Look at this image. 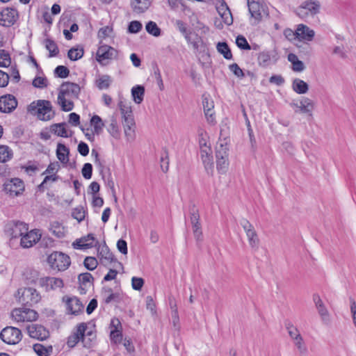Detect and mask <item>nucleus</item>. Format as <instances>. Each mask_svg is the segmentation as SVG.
<instances>
[{"label": "nucleus", "instance_id": "18", "mask_svg": "<svg viewBox=\"0 0 356 356\" xmlns=\"http://www.w3.org/2000/svg\"><path fill=\"white\" fill-rule=\"evenodd\" d=\"M278 60L275 51L264 50L258 54L257 63L260 67H267L271 64H275Z\"/></svg>", "mask_w": 356, "mask_h": 356}, {"label": "nucleus", "instance_id": "37", "mask_svg": "<svg viewBox=\"0 0 356 356\" xmlns=\"http://www.w3.org/2000/svg\"><path fill=\"white\" fill-rule=\"evenodd\" d=\"M90 124L93 127V134L99 135L102 134L104 123L99 115H93L90 120Z\"/></svg>", "mask_w": 356, "mask_h": 356}, {"label": "nucleus", "instance_id": "34", "mask_svg": "<svg viewBox=\"0 0 356 356\" xmlns=\"http://www.w3.org/2000/svg\"><path fill=\"white\" fill-rule=\"evenodd\" d=\"M131 95L134 102L140 104L144 99L145 88L140 85L133 87L131 89Z\"/></svg>", "mask_w": 356, "mask_h": 356}, {"label": "nucleus", "instance_id": "33", "mask_svg": "<svg viewBox=\"0 0 356 356\" xmlns=\"http://www.w3.org/2000/svg\"><path fill=\"white\" fill-rule=\"evenodd\" d=\"M112 82L111 76L108 74L99 75L95 80L96 86L99 90L108 89Z\"/></svg>", "mask_w": 356, "mask_h": 356}, {"label": "nucleus", "instance_id": "4", "mask_svg": "<svg viewBox=\"0 0 356 356\" xmlns=\"http://www.w3.org/2000/svg\"><path fill=\"white\" fill-rule=\"evenodd\" d=\"M29 230L28 224L21 221H10L5 225L4 232L9 238V245L15 248L17 243H15L19 238Z\"/></svg>", "mask_w": 356, "mask_h": 356}, {"label": "nucleus", "instance_id": "35", "mask_svg": "<svg viewBox=\"0 0 356 356\" xmlns=\"http://www.w3.org/2000/svg\"><path fill=\"white\" fill-rule=\"evenodd\" d=\"M292 88L298 94H305L309 90L308 84L300 79H295L293 81Z\"/></svg>", "mask_w": 356, "mask_h": 356}, {"label": "nucleus", "instance_id": "7", "mask_svg": "<svg viewBox=\"0 0 356 356\" xmlns=\"http://www.w3.org/2000/svg\"><path fill=\"white\" fill-rule=\"evenodd\" d=\"M248 10L255 24L268 15V10L264 0H248Z\"/></svg>", "mask_w": 356, "mask_h": 356}, {"label": "nucleus", "instance_id": "43", "mask_svg": "<svg viewBox=\"0 0 356 356\" xmlns=\"http://www.w3.org/2000/svg\"><path fill=\"white\" fill-rule=\"evenodd\" d=\"M13 157V151L6 145H0V163H6Z\"/></svg>", "mask_w": 356, "mask_h": 356}, {"label": "nucleus", "instance_id": "26", "mask_svg": "<svg viewBox=\"0 0 356 356\" xmlns=\"http://www.w3.org/2000/svg\"><path fill=\"white\" fill-rule=\"evenodd\" d=\"M199 220L200 215L198 211L196 209H193L192 211L191 212V221L192 224L193 234L197 242L202 241V232Z\"/></svg>", "mask_w": 356, "mask_h": 356}, {"label": "nucleus", "instance_id": "19", "mask_svg": "<svg viewBox=\"0 0 356 356\" xmlns=\"http://www.w3.org/2000/svg\"><path fill=\"white\" fill-rule=\"evenodd\" d=\"M291 106L298 109L296 110V112H300L302 113L308 114L309 115H312V111L314 108V102L305 97H302L298 102H293Z\"/></svg>", "mask_w": 356, "mask_h": 356}, {"label": "nucleus", "instance_id": "20", "mask_svg": "<svg viewBox=\"0 0 356 356\" xmlns=\"http://www.w3.org/2000/svg\"><path fill=\"white\" fill-rule=\"evenodd\" d=\"M40 284L47 291L60 289L63 287V280L59 277H44L40 279Z\"/></svg>", "mask_w": 356, "mask_h": 356}, {"label": "nucleus", "instance_id": "59", "mask_svg": "<svg viewBox=\"0 0 356 356\" xmlns=\"http://www.w3.org/2000/svg\"><path fill=\"white\" fill-rule=\"evenodd\" d=\"M82 175L86 179H90L92 175V165L89 163L83 165L82 170Z\"/></svg>", "mask_w": 356, "mask_h": 356}, {"label": "nucleus", "instance_id": "6", "mask_svg": "<svg viewBox=\"0 0 356 356\" xmlns=\"http://www.w3.org/2000/svg\"><path fill=\"white\" fill-rule=\"evenodd\" d=\"M15 298L22 305L29 306L38 303L41 298L37 290L31 287L19 289Z\"/></svg>", "mask_w": 356, "mask_h": 356}, {"label": "nucleus", "instance_id": "2", "mask_svg": "<svg viewBox=\"0 0 356 356\" xmlns=\"http://www.w3.org/2000/svg\"><path fill=\"white\" fill-rule=\"evenodd\" d=\"M118 108L122 115L124 132L127 141L129 143L133 142L136 138V123L131 106L125 100L120 99Z\"/></svg>", "mask_w": 356, "mask_h": 356}, {"label": "nucleus", "instance_id": "56", "mask_svg": "<svg viewBox=\"0 0 356 356\" xmlns=\"http://www.w3.org/2000/svg\"><path fill=\"white\" fill-rule=\"evenodd\" d=\"M33 86L37 88H44L48 86V81L43 76H35L32 82Z\"/></svg>", "mask_w": 356, "mask_h": 356}, {"label": "nucleus", "instance_id": "47", "mask_svg": "<svg viewBox=\"0 0 356 356\" xmlns=\"http://www.w3.org/2000/svg\"><path fill=\"white\" fill-rule=\"evenodd\" d=\"M286 329L291 340L296 339L302 336L298 327L291 323H286Z\"/></svg>", "mask_w": 356, "mask_h": 356}, {"label": "nucleus", "instance_id": "44", "mask_svg": "<svg viewBox=\"0 0 356 356\" xmlns=\"http://www.w3.org/2000/svg\"><path fill=\"white\" fill-rule=\"evenodd\" d=\"M107 130L113 138H119L120 133L117 120L115 118H111V122L107 127Z\"/></svg>", "mask_w": 356, "mask_h": 356}, {"label": "nucleus", "instance_id": "38", "mask_svg": "<svg viewBox=\"0 0 356 356\" xmlns=\"http://www.w3.org/2000/svg\"><path fill=\"white\" fill-rule=\"evenodd\" d=\"M49 231L57 238H63L65 236V228L63 225L57 221L52 222L50 225Z\"/></svg>", "mask_w": 356, "mask_h": 356}, {"label": "nucleus", "instance_id": "14", "mask_svg": "<svg viewBox=\"0 0 356 356\" xmlns=\"http://www.w3.org/2000/svg\"><path fill=\"white\" fill-rule=\"evenodd\" d=\"M42 236V234L39 229L28 230L22 236L19 245L24 248H29L37 243Z\"/></svg>", "mask_w": 356, "mask_h": 356}, {"label": "nucleus", "instance_id": "29", "mask_svg": "<svg viewBox=\"0 0 356 356\" xmlns=\"http://www.w3.org/2000/svg\"><path fill=\"white\" fill-rule=\"evenodd\" d=\"M299 40L312 41L314 37V31L304 24H299L293 33Z\"/></svg>", "mask_w": 356, "mask_h": 356}, {"label": "nucleus", "instance_id": "52", "mask_svg": "<svg viewBox=\"0 0 356 356\" xmlns=\"http://www.w3.org/2000/svg\"><path fill=\"white\" fill-rule=\"evenodd\" d=\"M160 161L161 170H163V172H166L168 170L169 168V158L167 150L164 149L162 152L161 154Z\"/></svg>", "mask_w": 356, "mask_h": 356}, {"label": "nucleus", "instance_id": "31", "mask_svg": "<svg viewBox=\"0 0 356 356\" xmlns=\"http://www.w3.org/2000/svg\"><path fill=\"white\" fill-rule=\"evenodd\" d=\"M102 296L106 304H109L112 302H118L120 300V293L118 292H113V289L108 286L102 288Z\"/></svg>", "mask_w": 356, "mask_h": 356}, {"label": "nucleus", "instance_id": "51", "mask_svg": "<svg viewBox=\"0 0 356 356\" xmlns=\"http://www.w3.org/2000/svg\"><path fill=\"white\" fill-rule=\"evenodd\" d=\"M236 44L237 47L243 50H250L252 49L251 45L249 44L246 38L243 35H238L236 39Z\"/></svg>", "mask_w": 356, "mask_h": 356}, {"label": "nucleus", "instance_id": "28", "mask_svg": "<svg viewBox=\"0 0 356 356\" xmlns=\"http://www.w3.org/2000/svg\"><path fill=\"white\" fill-rule=\"evenodd\" d=\"M200 151V156L205 170L208 175H212L213 173V160L211 149Z\"/></svg>", "mask_w": 356, "mask_h": 356}, {"label": "nucleus", "instance_id": "17", "mask_svg": "<svg viewBox=\"0 0 356 356\" xmlns=\"http://www.w3.org/2000/svg\"><path fill=\"white\" fill-rule=\"evenodd\" d=\"M202 105L204 113L207 122L211 124L216 123V117L214 108V102L209 95H202Z\"/></svg>", "mask_w": 356, "mask_h": 356}, {"label": "nucleus", "instance_id": "64", "mask_svg": "<svg viewBox=\"0 0 356 356\" xmlns=\"http://www.w3.org/2000/svg\"><path fill=\"white\" fill-rule=\"evenodd\" d=\"M284 79L280 74H275L270 77L269 82L276 86H282L284 83Z\"/></svg>", "mask_w": 356, "mask_h": 356}, {"label": "nucleus", "instance_id": "22", "mask_svg": "<svg viewBox=\"0 0 356 356\" xmlns=\"http://www.w3.org/2000/svg\"><path fill=\"white\" fill-rule=\"evenodd\" d=\"M29 335L33 339L44 340L49 337V331L42 325L31 324L27 327Z\"/></svg>", "mask_w": 356, "mask_h": 356}, {"label": "nucleus", "instance_id": "60", "mask_svg": "<svg viewBox=\"0 0 356 356\" xmlns=\"http://www.w3.org/2000/svg\"><path fill=\"white\" fill-rule=\"evenodd\" d=\"M144 282V280L141 277H133L131 278V286L136 291H140Z\"/></svg>", "mask_w": 356, "mask_h": 356}, {"label": "nucleus", "instance_id": "54", "mask_svg": "<svg viewBox=\"0 0 356 356\" xmlns=\"http://www.w3.org/2000/svg\"><path fill=\"white\" fill-rule=\"evenodd\" d=\"M10 55L5 50H0V67H6L10 65Z\"/></svg>", "mask_w": 356, "mask_h": 356}, {"label": "nucleus", "instance_id": "62", "mask_svg": "<svg viewBox=\"0 0 356 356\" xmlns=\"http://www.w3.org/2000/svg\"><path fill=\"white\" fill-rule=\"evenodd\" d=\"M206 134L202 131L199 134V145L200 151L207 150V149H211L210 145H207V140L206 138Z\"/></svg>", "mask_w": 356, "mask_h": 356}, {"label": "nucleus", "instance_id": "57", "mask_svg": "<svg viewBox=\"0 0 356 356\" xmlns=\"http://www.w3.org/2000/svg\"><path fill=\"white\" fill-rule=\"evenodd\" d=\"M143 24L140 22L134 20L131 21L128 26V31L131 33H138L141 31Z\"/></svg>", "mask_w": 356, "mask_h": 356}, {"label": "nucleus", "instance_id": "49", "mask_svg": "<svg viewBox=\"0 0 356 356\" xmlns=\"http://www.w3.org/2000/svg\"><path fill=\"white\" fill-rule=\"evenodd\" d=\"M99 254L101 255L102 259H104L109 263L117 261V259L115 258L113 254L108 250V247L106 246L102 248Z\"/></svg>", "mask_w": 356, "mask_h": 356}, {"label": "nucleus", "instance_id": "3", "mask_svg": "<svg viewBox=\"0 0 356 356\" xmlns=\"http://www.w3.org/2000/svg\"><path fill=\"white\" fill-rule=\"evenodd\" d=\"M27 111L42 121L50 120L55 115L51 102L44 99H38L31 102L28 106Z\"/></svg>", "mask_w": 356, "mask_h": 356}, {"label": "nucleus", "instance_id": "55", "mask_svg": "<svg viewBox=\"0 0 356 356\" xmlns=\"http://www.w3.org/2000/svg\"><path fill=\"white\" fill-rule=\"evenodd\" d=\"M84 266L89 270H95L97 266V261L93 257H87L83 261Z\"/></svg>", "mask_w": 356, "mask_h": 356}, {"label": "nucleus", "instance_id": "24", "mask_svg": "<svg viewBox=\"0 0 356 356\" xmlns=\"http://www.w3.org/2000/svg\"><path fill=\"white\" fill-rule=\"evenodd\" d=\"M320 7V3L318 1H305L298 8V15H300L302 14L307 13L313 16L319 12Z\"/></svg>", "mask_w": 356, "mask_h": 356}, {"label": "nucleus", "instance_id": "11", "mask_svg": "<svg viewBox=\"0 0 356 356\" xmlns=\"http://www.w3.org/2000/svg\"><path fill=\"white\" fill-rule=\"evenodd\" d=\"M24 188L23 181L19 178L8 179L3 184V191L10 197H17L22 195Z\"/></svg>", "mask_w": 356, "mask_h": 356}, {"label": "nucleus", "instance_id": "46", "mask_svg": "<svg viewBox=\"0 0 356 356\" xmlns=\"http://www.w3.org/2000/svg\"><path fill=\"white\" fill-rule=\"evenodd\" d=\"M45 47L49 51V57H54L58 55L59 50L55 42L51 39H46L44 41Z\"/></svg>", "mask_w": 356, "mask_h": 356}, {"label": "nucleus", "instance_id": "9", "mask_svg": "<svg viewBox=\"0 0 356 356\" xmlns=\"http://www.w3.org/2000/svg\"><path fill=\"white\" fill-rule=\"evenodd\" d=\"M118 51L115 48L107 44H103L99 47L96 53V60L102 65L107 64V60L117 59L118 57Z\"/></svg>", "mask_w": 356, "mask_h": 356}, {"label": "nucleus", "instance_id": "36", "mask_svg": "<svg viewBox=\"0 0 356 356\" xmlns=\"http://www.w3.org/2000/svg\"><path fill=\"white\" fill-rule=\"evenodd\" d=\"M292 341L294 346L296 347L298 352L301 356H306L307 355V346L302 336L296 339L292 340Z\"/></svg>", "mask_w": 356, "mask_h": 356}, {"label": "nucleus", "instance_id": "15", "mask_svg": "<svg viewBox=\"0 0 356 356\" xmlns=\"http://www.w3.org/2000/svg\"><path fill=\"white\" fill-rule=\"evenodd\" d=\"M313 301L322 323L325 325H329L331 322V316L321 297L318 294H314Z\"/></svg>", "mask_w": 356, "mask_h": 356}, {"label": "nucleus", "instance_id": "13", "mask_svg": "<svg viewBox=\"0 0 356 356\" xmlns=\"http://www.w3.org/2000/svg\"><path fill=\"white\" fill-rule=\"evenodd\" d=\"M228 152L226 147L222 145L217 149L216 153V168L217 170L220 174H225L229 167Z\"/></svg>", "mask_w": 356, "mask_h": 356}, {"label": "nucleus", "instance_id": "30", "mask_svg": "<svg viewBox=\"0 0 356 356\" xmlns=\"http://www.w3.org/2000/svg\"><path fill=\"white\" fill-rule=\"evenodd\" d=\"M152 5V0H131L130 6L132 10L137 13L141 14L149 9Z\"/></svg>", "mask_w": 356, "mask_h": 356}, {"label": "nucleus", "instance_id": "21", "mask_svg": "<svg viewBox=\"0 0 356 356\" xmlns=\"http://www.w3.org/2000/svg\"><path fill=\"white\" fill-rule=\"evenodd\" d=\"M63 300L65 302L66 310L69 314L77 315L82 312L83 309V304L76 297L70 298L65 296L63 297Z\"/></svg>", "mask_w": 356, "mask_h": 356}, {"label": "nucleus", "instance_id": "1", "mask_svg": "<svg viewBox=\"0 0 356 356\" xmlns=\"http://www.w3.org/2000/svg\"><path fill=\"white\" fill-rule=\"evenodd\" d=\"M81 88L79 84L66 81L59 88L58 104L64 111H70L74 108V99H78Z\"/></svg>", "mask_w": 356, "mask_h": 356}, {"label": "nucleus", "instance_id": "5", "mask_svg": "<svg viewBox=\"0 0 356 356\" xmlns=\"http://www.w3.org/2000/svg\"><path fill=\"white\" fill-rule=\"evenodd\" d=\"M47 261L50 268L57 271H64L71 264L70 257L67 254L58 251L51 253Z\"/></svg>", "mask_w": 356, "mask_h": 356}, {"label": "nucleus", "instance_id": "53", "mask_svg": "<svg viewBox=\"0 0 356 356\" xmlns=\"http://www.w3.org/2000/svg\"><path fill=\"white\" fill-rule=\"evenodd\" d=\"M70 70L64 65H58L54 70V75L59 78H66L69 76Z\"/></svg>", "mask_w": 356, "mask_h": 356}, {"label": "nucleus", "instance_id": "16", "mask_svg": "<svg viewBox=\"0 0 356 356\" xmlns=\"http://www.w3.org/2000/svg\"><path fill=\"white\" fill-rule=\"evenodd\" d=\"M18 17L17 10L11 8H6L0 13V24L3 26L10 27L15 24Z\"/></svg>", "mask_w": 356, "mask_h": 356}, {"label": "nucleus", "instance_id": "23", "mask_svg": "<svg viewBox=\"0 0 356 356\" xmlns=\"http://www.w3.org/2000/svg\"><path fill=\"white\" fill-rule=\"evenodd\" d=\"M87 325L81 323L76 326V331L67 338V345L70 348H74L84 337L86 332Z\"/></svg>", "mask_w": 356, "mask_h": 356}, {"label": "nucleus", "instance_id": "63", "mask_svg": "<svg viewBox=\"0 0 356 356\" xmlns=\"http://www.w3.org/2000/svg\"><path fill=\"white\" fill-rule=\"evenodd\" d=\"M59 168V165L57 162L51 163L47 168V169L43 172L42 175H54L58 172Z\"/></svg>", "mask_w": 356, "mask_h": 356}, {"label": "nucleus", "instance_id": "27", "mask_svg": "<svg viewBox=\"0 0 356 356\" xmlns=\"http://www.w3.org/2000/svg\"><path fill=\"white\" fill-rule=\"evenodd\" d=\"M96 241L95 237L92 234H88L87 236L76 239L72 243V247L76 250H84L92 248Z\"/></svg>", "mask_w": 356, "mask_h": 356}, {"label": "nucleus", "instance_id": "32", "mask_svg": "<svg viewBox=\"0 0 356 356\" xmlns=\"http://www.w3.org/2000/svg\"><path fill=\"white\" fill-rule=\"evenodd\" d=\"M70 149L64 144L58 143L56 148V156L64 164L69 162Z\"/></svg>", "mask_w": 356, "mask_h": 356}, {"label": "nucleus", "instance_id": "39", "mask_svg": "<svg viewBox=\"0 0 356 356\" xmlns=\"http://www.w3.org/2000/svg\"><path fill=\"white\" fill-rule=\"evenodd\" d=\"M96 334L92 331H88L85 333L84 337L81 338L83 346L86 348H91L95 345Z\"/></svg>", "mask_w": 356, "mask_h": 356}, {"label": "nucleus", "instance_id": "45", "mask_svg": "<svg viewBox=\"0 0 356 356\" xmlns=\"http://www.w3.org/2000/svg\"><path fill=\"white\" fill-rule=\"evenodd\" d=\"M51 131L58 136L67 138L68 134L65 128V124L63 123L55 124L51 126Z\"/></svg>", "mask_w": 356, "mask_h": 356}, {"label": "nucleus", "instance_id": "8", "mask_svg": "<svg viewBox=\"0 0 356 356\" xmlns=\"http://www.w3.org/2000/svg\"><path fill=\"white\" fill-rule=\"evenodd\" d=\"M11 317L17 323L31 322L37 320L38 314L29 308H15L11 312Z\"/></svg>", "mask_w": 356, "mask_h": 356}, {"label": "nucleus", "instance_id": "58", "mask_svg": "<svg viewBox=\"0 0 356 356\" xmlns=\"http://www.w3.org/2000/svg\"><path fill=\"white\" fill-rule=\"evenodd\" d=\"M225 9V13H222V14L220 15V17L225 24L230 25L233 23V18L231 11L228 7H224V10Z\"/></svg>", "mask_w": 356, "mask_h": 356}, {"label": "nucleus", "instance_id": "12", "mask_svg": "<svg viewBox=\"0 0 356 356\" xmlns=\"http://www.w3.org/2000/svg\"><path fill=\"white\" fill-rule=\"evenodd\" d=\"M241 225L246 234L250 246L257 250L259 245V238L254 226L245 219L241 222Z\"/></svg>", "mask_w": 356, "mask_h": 356}, {"label": "nucleus", "instance_id": "41", "mask_svg": "<svg viewBox=\"0 0 356 356\" xmlns=\"http://www.w3.org/2000/svg\"><path fill=\"white\" fill-rule=\"evenodd\" d=\"M216 48L218 51L222 54L225 59L231 60L232 58V54L226 42H218Z\"/></svg>", "mask_w": 356, "mask_h": 356}, {"label": "nucleus", "instance_id": "42", "mask_svg": "<svg viewBox=\"0 0 356 356\" xmlns=\"http://www.w3.org/2000/svg\"><path fill=\"white\" fill-rule=\"evenodd\" d=\"M145 29L149 34L154 37H159L161 35V29L158 26L156 23L153 21H149L146 24Z\"/></svg>", "mask_w": 356, "mask_h": 356}, {"label": "nucleus", "instance_id": "40", "mask_svg": "<svg viewBox=\"0 0 356 356\" xmlns=\"http://www.w3.org/2000/svg\"><path fill=\"white\" fill-rule=\"evenodd\" d=\"M33 349L38 356H49L53 351L51 346H44L41 343L34 344Z\"/></svg>", "mask_w": 356, "mask_h": 356}, {"label": "nucleus", "instance_id": "48", "mask_svg": "<svg viewBox=\"0 0 356 356\" xmlns=\"http://www.w3.org/2000/svg\"><path fill=\"white\" fill-rule=\"evenodd\" d=\"M123 335L120 330H111L110 332L111 342L115 345L120 344L122 341Z\"/></svg>", "mask_w": 356, "mask_h": 356}, {"label": "nucleus", "instance_id": "50", "mask_svg": "<svg viewBox=\"0 0 356 356\" xmlns=\"http://www.w3.org/2000/svg\"><path fill=\"white\" fill-rule=\"evenodd\" d=\"M67 56L71 60H77L83 57V49L72 48L69 50Z\"/></svg>", "mask_w": 356, "mask_h": 356}, {"label": "nucleus", "instance_id": "10", "mask_svg": "<svg viewBox=\"0 0 356 356\" xmlns=\"http://www.w3.org/2000/svg\"><path fill=\"white\" fill-rule=\"evenodd\" d=\"M0 338L7 344L15 345L22 340V334L19 329L13 326H8L0 332Z\"/></svg>", "mask_w": 356, "mask_h": 356}, {"label": "nucleus", "instance_id": "25", "mask_svg": "<svg viewBox=\"0 0 356 356\" xmlns=\"http://www.w3.org/2000/svg\"><path fill=\"white\" fill-rule=\"evenodd\" d=\"M17 106L16 98L12 95H6L0 97V111L10 113Z\"/></svg>", "mask_w": 356, "mask_h": 356}, {"label": "nucleus", "instance_id": "61", "mask_svg": "<svg viewBox=\"0 0 356 356\" xmlns=\"http://www.w3.org/2000/svg\"><path fill=\"white\" fill-rule=\"evenodd\" d=\"M229 69L238 78H243L245 76V73L236 63L231 64L229 66Z\"/></svg>", "mask_w": 356, "mask_h": 356}]
</instances>
